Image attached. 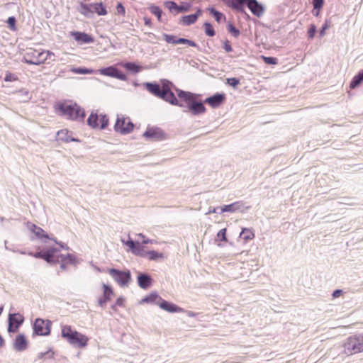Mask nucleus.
<instances>
[{
    "label": "nucleus",
    "instance_id": "nucleus-1",
    "mask_svg": "<svg viewBox=\"0 0 363 363\" xmlns=\"http://www.w3.org/2000/svg\"><path fill=\"white\" fill-rule=\"evenodd\" d=\"M177 96L187 104V109H183L184 113L190 112L194 116H198L206 112V108L202 101L196 99L193 93L181 89H177Z\"/></svg>",
    "mask_w": 363,
    "mask_h": 363
},
{
    "label": "nucleus",
    "instance_id": "nucleus-2",
    "mask_svg": "<svg viewBox=\"0 0 363 363\" xmlns=\"http://www.w3.org/2000/svg\"><path fill=\"white\" fill-rule=\"evenodd\" d=\"M62 337L70 345H77L79 348L85 347L89 342V338L86 335L72 330V327L67 325L62 326Z\"/></svg>",
    "mask_w": 363,
    "mask_h": 363
},
{
    "label": "nucleus",
    "instance_id": "nucleus-3",
    "mask_svg": "<svg viewBox=\"0 0 363 363\" xmlns=\"http://www.w3.org/2000/svg\"><path fill=\"white\" fill-rule=\"evenodd\" d=\"M62 115L68 119L83 121L86 113L84 110L77 104H61L58 107Z\"/></svg>",
    "mask_w": 363,
    "mask_h": 363
},
{
    "label": "nucleus",
    "instance_id": "nucleus-4",
    "mask_svg": "<svg viewBox=\"0 0 363 363\" xmlns=\"http://www.w3.org/2000/svg\"><path fill=\"white\" fill-rule=\"evenodd\" d=\"M344 347L347 354H353L363 352V333L349 337Z\"/></svg>",
    "mask_w": 363,
    "mask_h": 363
},
{
    "label": "nucleus",
    "instance_id": "nucleus-5",
    "mask_svg": "<svg viewBox=\"0 0 363 363\" xmlns=\"http://www.w3.org/2000/svg\"><path fill=\"white\" fill-rule=\"evenodd\" d=\"M44 50L40 51L33 48L27 49L22 61L28 65H40L45 62Z\"/></svg>",
    "mask_w": 363,
    "mask_h": 363
},
{
    "label": "nucleus",
    "instance_id": "nucleus-6",
    "mask_svg": "<svg viewBox=\"0 0 363 363\" xmlns=\"http://www.w3.org/2000/svg\"><path fill=\"white\" fill-rule=\"evenodd\" d=\"M109 274L121 287L128 286L131 281V274L129 270L121 271L115 268L108 269Z\"/></svg>",
    "mask_w": 363,
    "mask_h": 363
},
{
    "label": "nucleus",
    "instance_id": "nucleus-7",
    "mask_svg": "<svg viewBox=\"0 0 363 363\" xmlns=\"http://www.w3.org/2000/svg\"><path fill=\"white\" fill-rule=\"evenodd\" d=\"M51 321L36 318L33 323V335L46 336L50 333Z\"/></svg>",
    "mask_w": 363,
    "mask_h": 363
},
{
    "label": "nucleus",
    "instance_id": "nucleus-8",
    "mask_svg": "<svg viewBox=\"0 0 363 363\" xmlns=\"http://www.w3.org/2000/svg\"><path fill=\"white\" fill-rule=\"evenodd\" d=\"M134 128V124L132 123L129 118H119L118 117L114 125V129L116 132L123 135L130 133Z\"/></svg>",
    "mask_w": 363,
    "mask_h": 363
},
{
    "label": "nucleus",
    "instance_id": "nucleus-9",
    "mask_svg": "<svg viewBox=\"0 0 363 363\" xmlns=\"http://www.w3.org/2000/svg\"><path fill=\"white\" fill-rule=\"evenodd\" d=\"M23 321L24 317L21 314L18 313H10L8 318V332L10 333H16Z\"/></svg>",
    "mask_w": 363,
    "mask_h": 363
},
{
    "label": "nucleus",
    "instance_id": "nucleus-10",
    "mask_svg": "<svg viewBox=\"0 0 363 363\" xmlns=\"http://www.w3.org/2000/svg\"><path fill=\"white\" fill-rule=\"evenodd\" d=\"M165 6L174 15L188 12L191 9V5L189 3H182L181 5H177L173 1H166Z\"/></svg>",
    "mask_w": 363,
    "mask_h": 363
},
{
    "label": "nucleus",
    "instance_id": "nucleus-11",
    "mask_svg": "<svg viewBox=\"0 0 363 363\" xmlns=\"http://www.w3.org/2000/svg\"><path fill=\"white\" fill-rule=\"evenodd\" d=\"M60 250L56 247H50L44 252L43 259L50 264H56L60 262V257L57 254Z\"/></svg>",
    "mask_w": 363,
    "mask_h": 363
},
{
    "label": "nucleus",
    "instance_id": "nucleus-12",
    "mask_svg": "<svg viewBox=\"0 0 363 363\" xmlns=\"http://www.w3.org/2000/svg\"><path fill=\"white\" fill-rule=\"evenodd\" d=\"M225 100V94L223 93H216L213 95L206 98L204 103L208 104L212 108H217L221 105Z\"/></svg>",
    "mask_w": 363,
    "mask_h": 363
},
{
    "label": "nucleus",
    "instance_id": "nucleus-13",
    "mask_svg": "<svg viewBox=\"0 0 363 363\" xmlns=\"http://www.w3.org/2000/svg\"><path fill=\"white\" fill-rule=\"evenodd\" d=\"M250 208V206H244V204L242 201H236L233 203L225 205L220 208V213L224 212H230L233 213L237 211H239L242 213L245 212V210H247Z\"/></svg>",
    "mask_w": 363,
    "mask_h": 363
},
{
    "label": "nucleus",
    "instance_id": "nucleus-14",
    "mask_svg": "<svg viewBox=\"0 0 363 363\" xmlns=\"http://www.w3.org/2000/svg\"><path fill=\"white\" fill-rule=\"evenodd\" d=\"M246 6L257 17L262 16L264 12V6L257 0H250L249 2H246Z\"/></svg>",
    "mask_w": 363,
    "mask_h": 363
},
{
    "label": "nucleus",
    "instance_id": "nucleus-15",
    "mask_svg": "<svg viewBox=\"0 0 363 363\" xmlns=\"http://www.w3.org/2000/svg\"><path fill=\"white\" fill-rule=\"evenodd\" d=\"M28 342L23 334H18L16 336L13 344V348L17 352L25 351L28 348Z\"/></svg>",
    "mask_w": 363,
    "mask_h": 363
},
{
    "label": "nucleus",
    "instance_id": "nucleus-16",
    "mask_svg": "<svg viewBox=\"0 0 363 363\" xmlns=\"http://www.w3.org/2000/svg\"><path fill=\"white\" fill-rule=\"evenodd\" d=\"M160 301L158 302V306L162 309L169 313H180L183 312L184 309L179 307L178 306L169 302L162 298L160 299Z\"/></svg>",
    "mask_w": 363,
    "mask_h": 363
},
{
    "label": "nucleus",
    "instance_id": "nucleus-17",
    "mask_svg": "<svg viewBox=\"0 0 363 363\" xmlns=\"http://www.w3.org/2000/svg\"><path fill=\"white\" fill-rule=\"evenodd\" d=\"M137 281L141 289H147L151 286L152 279L148 274L140 272L137 277Z\"/></svg>",
    "mask_w": 363,
    "mask_h": 363
},
{
    "label": "nucleus",
    "instance_id": "nucleus-18",
    "mask_svg": "<svg viewBox=\"0 0 363 363\" xmlns=\"http://www.w3.org/2000/svg\"><path fill=\"white\" fill-rule=\"evenodd\" d=\"M103 289V296L98 299V305L101 307H104L111 300V296L113 294L112 287L108 284H104Z\"/></svg>",
    "mask_w": 363,
    "mask_h": 363
},
{
    "label": "nucleus",
    "instance_id": "nucleus-19",
    "mask_svg": "<svg viewBox=\"0 0 363 363\" xmlns=\"http://www.w3.org/2000/svg\"><path fill=\"white\" fill-rule=\"evenodd\" d=\"M143 137L146 139H154V140H161L163 138L164 133L162 130L158 128H147L143 133Z\"/></svg>",
    "mask_w": 363,
    "mask_h": 363
},
{
    "label": "nucleus",
    "instance_id": "nucleus-20",
    "mask_svg": "<svg viewBox=\"0 0 363 363\" xmlns=\"http://www.w3.org/2000/svg\"><path fill=\"white\" fill-rule=\"evenodd\" d=\"M201 13L202 11L200 9H198L195 13L182 16L179 23L186 26L194 24Z\"/></svg>",
    "mask_w": 363,
    "mask_h": 363
},
{
    "label": "nucleus",
    "instance_id": "nucleus-21",
    "mask_svg": "<svg viewBox=\"0 0 363 363\" xmlns=\"http://www.w3.org/2000/svg\"><path fill=\"white\" fill-rule=\"evenodd\" d=\"M71 35L74 37V40L81 43H91L94 39L90 35L79 31H72Z\"/></svg>",
    "mask_w": 363,
    "mask_h": 363
},
{
    "label": "nucleus",
    "instance_id": "nucleus-22",
    "mask_svg": "<svg viewBox=\"0 0 363 363\" xmlns=\"http://www.w3.org/2000/svg\"><path fill=\"white\" fill-rule=\"evenodd\" d=\"M228 7L233 10L237 11L240 13H245V6L246 2H243V0H222Z\"/></svg>",
    "mask_w": 363,
    "mask_h": 363
},
{
    "label": "nucleus",
    "instance_id": "nucleus-23",
    "mask_svg": "<svg viewBox=\"0 0 363 363\" xmlns=\"http://www.w3.org/2000/svg\"><path fill=\"white\" fill-rule=\"evenodd\" d=\"M145 88L152 95L160 98L162 96L160 85L157 82H145L144 83Z\"/></svg>",
    "mask_w": 363,
    "mask_h": 363
},
{
    "label": "nucleus",
    "instance_id": "nucleus-24",
    "mask_svg": "<svg viewBox=\"0 0 363 363\" xmlns=\"http://www.w3.org/2000/svg\"><path fill=\"white\" fill-rule=\"evenodd\" d=\"M28 228L39 239H42V238L50 239V238L49 235L46 232H45V230L43 229H42L40 227L37 226L35 224L28 223Z\"/></svg>",
    "mask_w": 363,
    "mask_h": 363
},
{
    "label": "nucleus",
    "instance_id": "nucleus-25",
    "mask_svg": "<svg viewBox=\"0 0 363 363\" xmlns=\"http://www.w3.org/2000/svg\"><path fill=\"white\" fill-rule=\"evenodd\" d=\"M160 99L169 103L172 105L179 104V101L172 90H166V91H162V96H161Z\"/></svg>",
    "mask_w": 363,
    "mask_h": 363
},
{
    "label": "nucleus",
    "instance_id": "nucleus-26",
    "mask_svg": "<svg viewBox=\"0 0 363 363\" xmlns=\"http://www.w3.org/2000/svg\"><path fill=\"white\" fill-rule=\"evenodd\" d=\"M58 139L60 140L69 143V142H79V140L72 137L67 130H61L57 133Z\"/></svg>",
    "mask_w": 363,
    "mask_h": 363
},
{
    "label": "nucleus",
    "instance_id": "nucleus-27",
    "mask_svg": "<svg viewBox=\"0 0 363 363\" xmlns=\"http://www.w3.org/2000/svg\"><path fill=\"white\" fill-rule=\"evenodd\" d=\"M91 9L92 11V14L96 13L99 16H104L107 14V11L104 4L100 3H92L91 4Z\"/></svg>",
    "mask_w": 363,
    "mask_h": 363
},
{
    "label": "nucleus",
    "instance_id": "nucleus-28",
    "mask_svg": "<svg viewBox=\"0 0 363 363\" xmlns=\"http://www.w3.org/2000/svg\"><path fill=\"white\" fill-rule=\"evenodd\" d=\"M162 297H160L157 292H152L149 295L145 296L142 300L141 303H154L156 305L158 306V302L160 301V299H161Z\"/></svg>",
    "mask_w": 363,
    "mask_h": 363
},
{
    "label": "nucleus",
    "instance_id": "nucleus-29",
    "mask_svg": "<svg viewBox=\"0 0 363 363\" xmlns=\"http://www.w3.org/2000/svg\"><path fill=\"white\" fill-rule=\"evenodd\" d=\"M363 82V69L360 70L352 79L350 87L355 89Z\"/></svg>",
    "mask_w": 363,
    "mask_h": 363
},
{
    "label": "nucleus",
    "instance_id": "nucleus-30",
    "mask_svg": "<svg viewBox=\"0 0 363 363\" xmlns=\"http://www.w3.org/2000/svg\"><path fill=\"white\" fill-rule=\"evenodd\" d=\"M91 4H84L81 2L78 11L86 17H91L92 15V9H91Z\"/></svg>",
    "mask_w": 363,
    "mask_h": 363
},
{
    "label": "nucleus",
    "instance_id": "nucleus-31",
    "mask_svg": "<svg viewBox=\"0 0 363 363\" xmlns=\"http://www.w3.org/2000/svg\"><path fill=\"white\" fill-rule=\"evenodd\" d=\"M132 252L135 255L140 256L141 257H147V251L144 250V247L140 244V242H138V243L136 245Z\"/></svg>",
    "mask_w": 363,
    "mask_h": 363
},
{
    "label": "nucleus",
    "instance_id": "nucleus-32",
    "mask_svg": "<svg viewBox=\"0 0 363 363\" xmlns=\"http://www.w3.org/2000/svg\"><path fill=\"white\" fill-rule=\"evenodd\" d=\"M99 116L96 113H91L87 119V124L93 128H96L99 126L98 124Z\"/></svg>",
    "mask_w": 363,
    "mask_h": 363
},
{
    "label": "nucleus",
    "instance_id": "nucleus-33",
    "mask_svg": "<svg viewBox=\"0 0 363 363\" xmlns=\"http://www.w3.org/2000/svg\"><path fill=\"white\" fill-rule=\"evenodd\" d=\"M116 69V67H115L114 66H109L108 67L101 68L99 71V73L102 75L108 76L114 78Z\"/></svg>",
    "mask_w": 363,
    "mask_h": 363
},
{
    "label": "nucleus",
    "instance_id": "nucleus-34",
    "mask_svg": "<svg viewBox=\"0 0 363 363\" xmlns=\"http://www.w3.org/2000/svg\"><path fill=\"white\" fill-rule=\"evenodd\" d=\"M313 14L315 16H318L320 13V10L322 9L323 4H324V0H313Z\"/></svg>",
    "mask_w": 363,
    "mask_h": 363
},
{
    "label": "nucleus",
    "instance_id": "nucleus-35",
    "mask_svg": "<svg viewBox=\"0 0 363 363\" xmlns=\"http://www.w3.org/2000/svg\"><path fill=\"white\" fill-rule=\"evenodd\" d=\"M60 261H65L67 264H76V257L72 254H67L64 255L62 254H59Z\"/></svg>",
    "mask_w": 363,
    "mask_h": 363
},
{
    "label": "nucleus",
    "instance_id": "nucleus-36",
    "mask_svg": "<svg viewBox=\"0 0 363 363\" xmlns=\"http://www.w3.org/2000/svg\"><path fill=\"white\" fill-rule=\"evenodd\" d=\"M240 238L245 240H250L255 238V234L250 229L243 228L240 233Z\"/></svg>",
    "mask_w": 363,
    "mask_h": 363
},
{
    "label": "nucleus",
    "instance_id": "nucleus-37",
    "mask_svg": "<svg viewBox=\"0 0 363 363\" xmlns=\"http://www.w3.org/2000/svg\"><path fill=\"white\" fill-rule=\"evenodd\" d=\"M208 11L218 23H220L223 18L225 19V16L213 7L208 8Z\"/></svg>",
    "mask_w": 363,
    "mask_h": 363
},
{
    "label": "nucleus",
    "instance_id": "nucleus-38",
    "mask_svg": "<svg viewBox=\"0 0 363 363\" xmlns=\"http://www.w3.org/2000/svg\"><path fill=\"white\" fill-rule=\"evenodd\" d=\"M177 44H186L189 46L196 48L199 51H201L200 47L194 41L187 38H177Z\"/></svg>",
    "mask_w": 363,
    "mask_h": 363
},
{
    "label": "nucleus",
    "instance_id": "nucleus-39",
    "mask_svg": "<svg viewBox=\"0 0 363 363\" xmlns=\"http://www.w3.org/2000/svg\"><path fill=\"white\" fill-rule=\"evenodd\" d=\"M124 68H125L127 70L133 72V73H138L140 72L141 67L136 65L134 62H126L123 65Z\"/></svg>",
    "mask_w": 363,
    "mask_h": 363
},
{
    "label": "nucleus",
    "instance_id": "nucleus-40",
    "mask_svg": "<svg viewBox=\"0 0 363 363\" xmlns=\"http://www.w3.org/2000/svg\"><path fill=\"white\" fill-rule=\"evenodd\" d=\"M147 257L149 260L157 261L159 259L163 258L164 255L155 250H150L147 251Z\"/></svg>",
    "mask_w": 363,
    "mask_h": 363
},
{
    "label": "nucleus",
    "instance_id": "nucleus-41",
    "mask_svg": "<svg viewBox=\"0 0 363 363\" xmlns=\"http://www.w3.org/2000/svg\"><path fill=\"white\" fill-rule=\"evenodd\" d=\"M203 27H204L205 34L207 36L213 37L216 35V31L211 23L205 22L203 23Z\"/></svg>",
    "mask_w": 363,
    "mask_h": 363
},
{
    "label": "nucleus",
    "instance_id": "nucleus-42",
    "mask_svg": "<svg viewBox=\"0 0 363 363\" xmlns=\"http://www.w3.org/2000/svg\"><path fill=\"white\" fill-rule=\"evenodd\" d=\"M150 11L152 14L157 16L159 21H160L162 11L159 6L152 5L150 7Z\"/></svg>",
    "mask_w": 363,
    "mask_h": 363
},
{
    "label": "nucleus",
    "instance_id": "nucleus-43",
    "mask_svg": "<svg viewBox=\"0 0 363 363\" xmlns=\"http://www.w3.org/2000/svg\"><path fill=\"white\" fill-rule=\"evenodd\" d=\"M227 30L235 38H238L240 35V31L239 29L235 28L232 23L228 24Z\"/></svg>",
    "mask_w": 363,
    "mask_h": 363
},
{
    "label": "nucleus",
    "instance_id": "nucleus-44",
    "mask_svg": "<svg viewBox=\"0 0 363 363\" xmlns=\"http://www.w3.org/2000/svg\"><path fill=\"white\" fill-rule=\"evenodd\" d=\"M54 357V352L52 351V350H48V351L45 352H40L38 354V359H52Z\"/></svg>",
    "mask_w": 363,
    "mask_h": 363
},
{
    "label": "nucleus",
    "instance_id": "nucleus-45",
    "mask_svg": "<svg viewBox=\"0 0 363 363\" xmlns=\"http://www.w3.org/2000/svg\"><path fill=\"white\" fill-rule=\"evenodd\" d=\"M72 72L75 74H91L92 70L84 67H77L72 69Z\"/></svg>",
    "mask_w": 363,
    "mask_h": 363
},
{
    "label": "nucleus",
    "instance_id": "nucleus-46",
    "mask_svg": "<svg viewBox=\"0 0 363 363\" xmlns=\"http://www.w3.org/2000/svg\"><path fill=\"white\" fill-rule=\"evenodd\" d=\"M6 23H8L9 27L11 30H16V19L14 16L9 17L6 21Z\"/></svg>",
    "mask_w": 363,
    "mask_h": 363
},
{
    "label": "nucleus",
    "instance_id": "nucleus-47",
    "mask_svg": "<svg viewBox=\"0 0 363 363\" xmlns=\"http://www.w3.org/2000/svg\"><path fill=\"white\" fill-rule=\"evenodd\" d=\"M163 38L167 43L177 44V38L175 35L164 33Z\"/></svg>",
    "mask_w": 363,
    "mask_h": 363
},
{
    "label": "nucleus",
    "instance_id": "nucleus-48",
    "mask_svg": "<svg viewBox=\"0 0 363 363\" xmlns=\"http://www.w3.org/2000/svg\"><path fill=\"white\" fill-rule=\"evenodd\" d=\"M162 86H161V91H166V90L169 91L171 90V86H172V83L169 82L167 79H162L161 80Z\"/></svg>",
    "mask_w": 363,
    "mask_h": 363
},
{
    "label": "nucleus",
    "instance_id": "nucleus-49",
    "mask_svg": "<svg viewBox=\"0 0 363 363\" xmlns=\"http://www.w3.org/2000/svg\"><path fill=\"white\" fill-rule=\"evenodd\" d=\"M100 129L104 130L106 128L108 124V118L106 115H100Z\"/></svg>",
    "mask_w": 363,
    "mask_h": 363
},
{
    "label": "nucleus",
    "instance_id": "nucleus-50",
    "mask_svg": "<svg viewBox=\"0 0 363 363\" xmlns=\"http://www.w3.org/2000/svg\"><path fill=\"white\" fill-rule=\"evenodd\" d=\"M227 84L233 88L235 89L240 84V79L235 77L228 78Z\"/></svg>",
    "mask_w": 363,
    "mask_h": 363
},
{
    "label": "nucleus",
    "instance_id": "nucleus-51",
    "mask_svg": "<svg viewBox=\"0 0 363 363\" xmlns=\"http://www.w3.org/2000/svg\"><path fill=\"white\" fill-rule=\"evenodd\" d=\"M264 62L267 65H277L278 63L277 58L274 57L262 56Z\"/></svg>",
    "mask_w": 363,
    "mask_h": 363
},
{
    "label": "nucleus",
    "instance_id": "nucleus-52",
    "mask_svg": "<svg viewBox=\"0 0 363 363\" xmlns=\"http://www.w3.org/2000/svg\"><path fill=\"white\" fill-rule=\"evenodd\" d=\"M114 78H116V79L122 80V81L127 80L126 75L123 72L119 70L118 68H116V69L115 71Z\"/></svg>",
    "mask_w": 363,
    "mask_h": 363
},
{
    "label": "nucleus",
    "instance_id": "nucleus-53",
    "mask_svg": "<svg viewBox=\"0 0 363 363\" xmlns=\"http://www.w3.org/2000/svg\"><path fill=\"white\" fill-rule=\"evenodd\" d=\"M317 31L316 26L314 24H311L308 30V35L310 39H313Z\"/></svg>",
    "mask_w": 363,
    "mask_h": 363
},
{
    "label": "nucleus",
    "instance_id": "nucleus-54",
    "mask_svg": "<svg viewBox=\"0 0 363 363\" xmlns=\"http://www.w3.org/2000/svg\"><path fill=\"white\" fill-rule=\"evenodd\" d=\"M217 237L219 238L221 241L226 242L227 238H226V228H223L218 231L217 233Z\"/></svg>",
    "mask_w": 363,
    "mask_h": 363
},
{
    "label": "nucleus",
    "instance_id": "nucleus-55",
    "mask_svg": "<svg viewBox=\"0 0 363 363\" xmlns=\"http://www.w3.org/2000/svg\"><path fill=\"white\" fill-rule=\"evenodd\" d=\"M138 236L142 238V241L140 242L141 245L142 244H143V245L152 244V243L155 242V241L154 240H150V239L146 238L145 236L143 233L138 234Z\"/></svg>",
    "mask_w": 363,
    "mask_h": 363
},
{
    "label": "nucleus",
    "instance_id": "nucleus-56",
    "mask_svg": "<svg viewBox=\"0 0 363 363\" xmlns=\"http://www.w3.org/2000/svg\"><path fill=\"white\" fill-rule=\"evenodd\" d=\"M123 242L125 243V245L130 248L132 252L139 241H133L130 238H129L126 242H124L123 240Z\"/></svg>",
    "mask_w": 363,
    "mask_h": 363
},
{
    "label": "nucleus",
    "instance_id": "nucleus-57",
    "mask_svg": "<svg viewBox=\"0 0 363 363\" xmlns=\"http://www.w3.org/2000/svg\"><path fill=\"white\" fill-rule=\"evenodd\" d=\"M329 28V24L328 21H325L324 24L322 26L320 30H319V37L322 38L325 34V30Z\"/></svg>",
    "mask_w": 363,
    "mask_h": 363
},
{
    "label": "nucleus",
    "instance_id": "nucleus-58",
    "mask_svg": "<svg viewBox=\"0 0 363 363\" xmlns=\"http://www.w3.org/2000/svg\"><path fill=\"white\" fill-rule=\"evenodd\" d=\"M223 48L225 50V52H230L233 50V48L231 47V45L230 43V42L226 40L224 43H223Z\"/></svg>",
    "mask_w": 363,
    "mask_h": 363
},
{
    "label": "nucleus",
    "instance_id": "nucleus-59",
    "mask_svg": "<svg viewBox=\"0 0 363 363\" xmlns=\"http://www.w3.org/2000/svg\"><path fill=\"white\" fill-rule=\"evenodd\" d=\"M116 10L118 14L125 15V9L121 3H118L116 6Z\"/></svg>",
    "mask_w": 363,
    "mask_h": 363
},
{
    "label": "nucleus",
    "instance_id": "nucleus-60",
    "mask_svg": "<svg viewBox=\"0 0 363 363\" xmlns=\"http://www.w3.org/2000/svg\"><path fill=\"white\" fill-rule=\"evenodd\" d=\"M17 78L11 73H8L6 74L4 80L6 82H13L16 80Z\"/></svg>",
    "mask_w": 363,
    "mask_h": 363
},
{
    "label": "nucleus",
    "instance_id": "nucleus-61",
    "mask_svg": "<svg viewBox=\"0 0 363 363\" xmlns=\"http://www.w3.org/2000/svg\"><path fill=\"white\" fill-rule=\"evenodd\" d=\"M50 240H53L55 243H57V245H59L60 246L61 248L62 249H65L67 250H69V247L67 245H65L62 242H58L57 241V240L54 238H50Z\"/></svg>",
    "mask_w": 363,
    "mask_h": 363
},
{
    "label": "nucleus",
    "instance_id": "nucleus-62",
    "mask_svg": "<svg viewBox=\"0 0 363 363\" xmlns=\"http://www.w3.org/2000/svg\"><path fill=\"white\" fill-rule=\"evenodd\" d=\"M125 299L123 297H119L116 301V305L123 306L124 305Z\"/></svg>",
    "mask_w": 363,
    "mask_h": 363
},
{
    "label": "nucleus",
    "instance_id": "nucleus-63",
    "mask_svg": "<svg viewBox=\"0 0 363 363\" xmlns=\"http://www.w3.org/2000/svg\"><path fill=\"white\" fill-rule=\"evenodd\" d=\"M45 251V250H40L39 252H35L33 257L35 258L43 259Z\"/></svg>",
    "mask_w": 363,
    "mask_h": 363
},
{
    "label": "nucleus",
    "instance_id": "nucleus-64",
    "mask_svg": "<svg viewBox=\"0 0 363 363\" xmlns=\"http://www.w3.org/2000/svg\"><path fill=\"white\" fill-rule=\"evenodd\" d=\"M45 55H44V58H45V61L48 59V58H50L51 56H55V54L52 52H50L49 50L48 51H45Z\"/></svg>",
    "mask_w": 363,
    "mask_h": 363
}]
</instances>
